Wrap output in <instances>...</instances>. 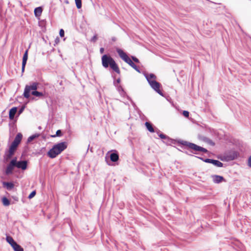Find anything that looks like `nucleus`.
Wrapping results in <instances>:
<instances>
[{"mask_svg": "<svg viewBox=\"0 0 251 251\" xmlns=\"http://www.w3.org/2000/svg\"><path fill=\"white\" fill-rule=\"evenodd\" d=\"M169 139H170V140H164V142L166 144H168V145H171V144L175 143V141H174V140L171 139L170 137H169Z\"/></svg>", "mask_w": 251, "mask_h": 251, "instance_id": "nucleus-29", "label": "nucleus"}, {"mask_svg": "<svg viewBox=\"0 0 251 251\" xmlns=\"http://www.w3.org/2000/svg\"><path fill=\"white\" fill-rule=\"evenodd\" d=\"M182 114L185 117L188 118L189 116V112L188 111L184 110Z\"/></svg>", "mask_w": 251, "mask_h": 251, "instance_id": "nucleus-32", "label": "nucleus"}, {"mask_svg": "<svg viewBox=\"0 0 251 251\" xmlns=\"http://www.w3.org/2000/svg\"><path fill=\"white\" fill-rule=\"evenodd\" d=\"M128 65H129L131 67H132L134 69H135L138 72H140V71L137 66L133 62V61L130 58L126 62Z\"/></svg>", "mask_w": 251, "mask_h": 251, "instance_id": "nucleus-21", "label": "nucleus"}, {"mask_svg": "<svg viewBox=\"0 0 251 251\" xmlns=\"http://www.w3.org/2000/svg\"><path fill=\"white\" fill-rule=\"evenodd\" d=\"M157 133H158L159 137L161 139H163V140H170L169 137L168 136H167L166 135H165L162 133H160V130H158V131L157 132Z\"/></svg>", "mask_w": 251, "mask_h": 251, "instance_id": "nucleus-26", "label": "nucleus"}, {"mask_svg": "<svg viewBox=\"0 0 251 251\" xmlns=\"http://www.w3.org/2000/svg\"><path fill=\"white\" fill-rule=\"evenodd\" d=\"M27 58H28V50H26L25 51V52L24 54L23 57L22 68V70L23 72L25 70V65L26 63Z\"/></svg>", "mask_w": 251, "mask_h": 251, "instance_id": "nucleus-15", "label": "nucleus"}, {"mask_svg": "<svg viewBox=\"0 0 251 251\" xmlns=\"http://www.w3.org/2000/svg\"><path fill=\"white\" fill-rule=\"evenodd\" d=\"M117 52H118L120 57L126 62L130 58L127 56L126 52H125L122 50L120 49H117Z\"/></svg>", "mask_w": 251, "mask_h": 251, "instance_id": "nucleus-8", "label": "nucleus"}, {"mask_svg": "<svg viewBox=\"0 0 251 251\" xmlns=\"http://www.w3.org/2000/svg\"><path fill=\"white\" fill-rule=\"evenodd\" d=\"M24 109H25V106H22V107H21L20 108V109L19 110L18 114L20 115L22 113H23Z\"/></svg>", "mask_w": 251, "mask_h": 251, "instance_id": "nucleus-34", "label": "nucleus"}, {"mask_svg": "<svg viewBox=\"0 0 251 251\" xmlns=\"http://www.w3.org/2000/svg\"><path fill=\"white\" fill-rule=\"evenodd\" d=\"M6 240L11 245V246L16 242L14 241L13 238L9 235L6 236Z\"/></svg>", "mask_w": 251, "mask_h": 251, "instance_id": "nucleus-25", "label": "nucleus"}, {"mask_svg": "<svg viewBox=\"0 0 251 251\" xmlns=\"http://www.w3.org/2000/svg\"><path fill=\"white\" fill-rule=\"evenodd\" d=\"M59 35L61 37H63L64 36V31L63 29H61L59 31Z\"/></svg>", "mask_w": 251, "mask_h": 251, "instance_id": "nucleus-35", "label": "nucleus"}, {"mask_svg": "<svg viewBox=\"0 0 251 251\" xmlns=\"http://www.w3.org/2000/svg\"><path fill=\"white\" fill-rule=\"evenodd\" d=\"M27 163L28 162L26 160H21V161H17V158H16V167L21 169L23 170H25L27 169Z\"/></svg>", "mask_w": 251, "mask_h": 251, "instance_id": "nucleus-7", "label": "nucleus"}, {"mask_svg": "<svg viewBox=\"0 0 251 251\" xmlns=\"http://www.w3.org/2000/svg\"><path fill=\"white\" fill-rule=\"evenodd\" d=\"M103 51H104V49H103V48H101L100 49V52L101 53H103Z\"/></svg>", "mask_w": 251, "mask_h": 251, "instance_id": "nucleus-42", "label": "nucleus"}, {"mask_svg": "<svg viewBox=\"0 0 251 251\" xmlns=\"http://www.w3.org/2000/svg\"><path fill=\"white\" fill-rule=\"evenodd\" d=\"M22 137H23L22 134L21 133H18L16 135L14 141H16V142H17L18 144H20V143H21V140L22 139Z\"/></svg>", "mask_w": 251, "mask_h": 251, "instance_id": "nucleus-24", "label": "nucleus"}, {"mask_svg": "<svg viewBox=\"0 0 251 251\" xmlns=\"http://www.w3.org/2000/svg\"><path fill=\"white\" fill-rule=\"evenodd\" d=\"M226 158L228 160H234L235 159V157L234 155H227L226 156Z\"/></svg>", "mask_w": 251, "mask_h": 251, "instance_id": "nucleus-33", "label": "nucleus"}, {"mask_svg": "<svg viewBox=\"0 0 251 251\" xmlns=\"http://www.w3.org/2000/svg\"><path fill=\"white\" fill-rule=\"evenodd\" d=\"M163 97H164L166 100L168 101L170 103H171L173 105H174L173 101H172L171 98L170 97L169 95H161Z\"/></svg>", "mask_w": 251, "mask_h": 251, "instance_id": "nucleus-28", "label": "nucleus"}, {"mask_svg": "<svg viewBox=\"0 0 251 251\" xmlns=\"http://www.w3.org/2000/svg\"><path fill=\"white\" fill-rule=\"evenodd\" d=\"M101 63L103 67H110L115 72L119 74L120 71L114 60L109 55H103L101 57Z\"/></svg>", "mask_w": 251, "mask_h": 251, "instance_id": "nucleus-3", "label": "nucleus"}, {"mask_svg": "<svg viewBox=\"0 0 251 251\" xmlns=\"http://www.w3.org/2000/svg\"><path fill=\"white\" fill-rule=\"evenodd\" d=\"M41 128H42L41 126H39L38 127V129H41Z\"/></svg>", "mask_w": 251, "mask_h": 251, "instance_id": "nucleus-44", "label": "nucleus"}, {"mask_svg": "<svg viewBox=\"0 0 251 251\" xmlns=\"http://www.w3.org/2000/svg\"><path fill=\"white\" fill-rule=\"evenodd\" d=\"M34 14L35 17H39L41 16L42 12V8L41 7H38L34 9Z\"/></svg>", "mask_w": 251, "mask_h": 251, "instance_id": "nucleus-20", "label": "nucleus"}, {"mask_svg": "<svg viewBox=\"0 0 251 251\" xmlns=\"http://www.w3.org/2000/svg\"><path fill=\"white\" fill-rule=\"evenodd\" d=\"M19 145V144L16 142V141H13L12 142L11 146L9 147L8 152L7 153H5L6 159L7 160L11 158L12 156L14 154Z\"/></svg>", "mask_w": 251, "mask_h": 251, "instance_id": "nucleus-5", "label": "nucleus"}, {"mask_svg": "<svg viewBox=\"0 0 251 251\" xmlns=\"http://www.w3.org/2000/svg\"><path fill=\"white\" fill-rule=\"evenodd\" d=\"M14 251H24V249L17 242L11 246Z\"/></svg>", "mask_w": 251, "mask_h": 251, "instance_id": "nucleus-17", "label": "nucleus"}, {"mask_svg": "<svg viewBox=\"0 0 251 251\" xmlns=\"http://www.w3.org/2000/svg\"><path fill=\"white\" fill-rule=\"evenodd\" d=\"M207 142H208V144L212 146L215 145V143L210 139H207Z\"/></svg>", "mask_w": 251, "mask_h": 251, "instance_id": "nucleus-36", "label": "nucleus"}, {"mask_svg": "<svg viewBox=\"0 0 251 251\" xmlns=\"http://www.w3.org/2000/svg\"><path fill=\"white\" fill-rule=\"evenodd\" d=\"M40 135V133H35L29 136L27 140V143H30L35 139L39 137Z\"/></svg>", "mask_w": 251, "mask_h": 251, "instance_id": "nucleus-22", "label": "nucleus"}, {"mask_svg": "<svg viewBox=\"0 0 251 251\" xmlns=\"http://www.w3.org/2000/svg\"><path fill=\"white\" fill-rule=\"evenodd\" d=\"M248 166L251 168V155L249 157L248 159Z\"/></svg>", "mask_w": 251, "mask_h": 251, "instance_id": "nucleus-39", "label": "nucleus"}, {"mask_svg": "<svg viewBox=\"0 0 251 251\" xmlns=\"http://www.w3.org/2000/svg\"><path fill=\"white\" fill-rule=\"evenodd\" d=\"M109 157L110 160L113 162H117L119 159V154L115 150L110 153Z\"/></svg>", "mask_w": 251, "mask_h": 251, "instance_id": "nucleus-12", "label": "nucleus"}, {"mask_svg": "<svg viewBox=\"0 0 251 251\" xmlns=\"http://www.w3.org/2000/svg\"><path fill=\"white\" fill-rule=\"evenodd\" d=\"M25 98L28 100V101L31 100H36L37 99V97H42L45 95H23Z\"/></svg>", "mask_w": 251, "mask_h": 251, "instance_id": "nucleus-16", "label": "nucleus"}, {"mask_svg": "<svg viewBox=\"0 0 251 251\" xmlns=\"http://www.w3.org/2000/svg\"><path fill=\"white\" fill-rule=\"evenodd\" d=\"M38 83L37 82H32L29 85H26L25 87L24 93L23 94H42L41 93L36 91Z\"/></svg>", "mask_w": 251, "mask_h": 251, "instance_id": "nucleus-4", "label": "nucleus"}, {"mask_svg": "<svg viewBox=\"0 0 251 251\" xmlns=\"http://www.w3.org/2000/svg\"><path fill=\"white\" fill-rule=\"evenodd\" d=\"M211 164L218 167H223L224 166V164L218 160L212 159Z\"/></svg>", "mask_w": 251, "mask_h": 251, "instance_id": "nucleus-19", "label": "nucleus"}, {"mask_svg": "<svg viewBox=\"0 0 251 251\" xmlns=\"http://www.w3.org/2000/svg\"><path fill=\"white\" fill-rule=\"evenodd\" d=\"M211 177L212 178V180L214 183H220L223 181H226L224 177L222 176H219V175H212L211 176Z\"/></svg>", "mask_w": 251, "mask_h": 251, "instance_id": "nucleus-10", "label": "nucleus"}, {"mask_svg": "<svg viewBox=\"0 0 251 251\" xmlns=\"http://www.w3.org/2000/svg\"><path fill=\"white\" fill-rule=\"evenodd\" d=\"M144 76H145L149 84H151V81H155L157 78L156 76L153 74L145 73L144 74Z\"/></svg>", "mask_w": 251, "mask_h": 251, "instance_id": "nucleus-11", "label": "nucleus"}, {"mask_svg": "<svg viewBox=\"0 0 251 251\" xmlns=\"http://www.w3.org/2000/svg\"><path fill=\"white\" fill-rule=\"evenodd\" d=\"M18 108L17 107H13L11 108L9 112V118L12 120L14 119L16 113L17 112Z\"/></svg>", "mask_w": 251, "mask_h": 251, "instance_id": "nucleus-14", "label": "nucleus"}, {"mask_svg": "<svg viewBox=\"0 0 251 251\" xmlns=\"http://www.w3.org/2000/svg\"><path fill=\"white\" fill-rule=\"evenodd\" d=\"M15 163L16 158H13L7 165V168L5 170L6 175H8L12 173L14 167H16Z\"/></svg>", "mask_w": 251, "mask_h": 251, "instance_id": "nucleus-6", "label": "nucleus"}, {"mask_svg": "<svg viewBox=\"0 0 251 251\" xmlns=\"http://www.w3.org/2000/svg\"><path fill=\"white\" fill-rule=\"evenodd\" d=\"M132 60L134 62H135L136 63H139V61L138 59L136 57H134V56H132Z\"/></svg>", "mask_w": 251, "mask_h": 251, "instance_id": "nucleus-38", "label": "nucleus"}, {"mask_svg": "<svg viewBox=\"0 0 251 251\" xmlns=\"http://www.w3.org/2000/svg\"><path fill=\"white\" fill-rule=\"evenodd\" d=\"M212 160V159H209V158H206L204 159V162L205 163H211V161Z\"/></svg>", "mask_w": 251, "mask_h": 251, "instance_id": "nucleus-37", "label": "nucleus"}, {"mask_svg": "<svg viewBox=\"0 0 251 251\" xmlns=\"http://www.w3.org/2000/svg\"><path fill=\"white\" fill-rule=\"evenodd\" d=\"M195 156V157L198 158L204 162V160L205 159H204L203 158H202L201 157H200V156Z\"/></svg>", "mask_w": 251, "mask_h": 251, "instance_id": "nucleus-41", "label": "nucleus"}, {"mask_svg": "<svg viewBox=\"0 0 251 251\" xmlns=\"http://www.w3.org/2000/svg\"><path fill=\"white\" fill-rule=\"evenodd\" d=\"M1 201L3 205L5 206H9L10 204L9 200L5 197H3L2 198Z\"/></svg>", "mask_w": 251, "mask_h": 251, "instance_id": "nucleus-23", "label": "nucleus"}, {"mask_svg": "<svg viewBox=\"0 0 251 251\" xmlns=\"http://www.w3.org/2000/svg\"><path fill=\"white\" fill-rule=\"evenodd\" d=\"M151 87L154 90V91L159 94H162L160 90V84L159 83L157 82L156 81L152 82L151 84H150Z\"/></svg>", "mask_w": 251, "mask_h": 251, "instance_id": "nucleus-9", "label": "nucleus"}, {"mask_svg": "<svg viewBox=\"0 0 251 251\" xmlns=\"http://www.w3.org/2000/svg\"><path fill=\"white\" fill-rule=\"evenodd\" d=\"M62 135V131L60 129H58L56 131V134L53 135H51L52 137H60Z\"/></svg>", "mask_w": 251, "mask_h": 251, "instance_id": "nucleus-27", "label": "nucleus"}, {"mask_svg": "<svg viewBox=\"0 0 251 251\" xmlns=\"http://www.w3.org/2000/svg\"><path fill=\"white\" fill-rule=\"evenodd\" d=\"M184 152L185 153H186V154H188V155H189V154L187 152V151H184ZM190 155H192V156H193V155H191V154H190Z\"/></svg>", "mask_w": 251, "mask_h": 251, "instance_id": "nucleus-43", "label": "nucleus"}, {"mask_svg": "<svg viewBox=\"0 0 251 251\" xmlns=\"http://www.w3.org/2000/svg\"><path fill=\"white\" fill-rule=\"evenodd\" d=\"M145 126H146V127L147 129L150 132L153 133V132H155L154 128L153 127L151 123L148 122H146L145 123Z\"/></svg>", "mask_w": 251, "mask_h": 251, "instance_id": "nucleus-18", "label": "nucleus"}, {"mask_svg": "<svg viewBox=\"0 0 251 251\" xmlns=\"http://www.w3.org/2000/svg\"><path fill=\"white\" fill-rule=\"evenodd\" d=\"M2 183L3 187L8 191L11 190L14 187V184L12 182L3 181Z\"/></svg>", "mask_w": 251, "mask_h": 251, "instance_id": "nucleus-13", "label": "nucleus"}, {"mask_svg": "<svg viewBox=\"0 0 251 251\" xmlns=\"http://www.w3.org/2000/svg\"><path fill=\"white\" fill-rule=\"evenodd\" d=\"M97 40V35L94 36L91 39V41L92 42H95Z\"/></svg>", "mask_w": 251, "mask_h": 251, "instance_id": "nucleus-40", "label": "nucleus"}, {"mask_svg": "<svg viewBox=\"0 0 251 251\" xmlns=\"http://www.w3.org/2000/svg\"><path fill=\"white\" fill-rule=\"evenodd\" d=\"M36 195V191H33L32 192H31L30 193V194L28 195V198L29 199H32V198H33L35 195Z\"/></svg>", "mask_w": 251, "mask_h": 251, "instance_id": "nucleus-31", "label": "nucleus"}, {"mask_svg": "<svg viewBox=\"0 0 251 251\" xmlns=\"http://www.w3.org/2000/svg\"><path fill=\"white\" fill-rule=\"evenodd\" d=\"M75 2L77 8H80L81 7V0H75Z\"/></svg>", "mask_w": 251, "mask_h": 251, "instance_id": "nucleus-30", "label": "nucleus"}, {"mask_svg": "<svg viewBox=\"0 0 251 251\" xmlns=\"http://www.w3.org/2000/svg\"><path fill=\"white\" fill-rule=\"evenodd\" d=\"M67 147V145L65 142L55 144L48 152L47 155L50 158H54L65 150Z\"/></svg>", "mask_w": 251, "mask_h": 251, "instance_id": "nucleus-2", "label": "nucleus"}, {"mask_svg": "<svg viewBox=\"0 0 251 251\" xmlns=\"http://www.w3.org/2000/svg\"><path fill=\"white\" fill-rule=\"evenodd\" d=\"M177 142L179 144L184 146L185 149L189 150L193 154H197V152L198 151L205 153L208 152V151L206 149L193 143L181 140H178Z\"/></svg>", "mask_w": 251, "mask_h": 251, "instance_id": "nucleus-1", "label": "nucleus"}]
</instances>
